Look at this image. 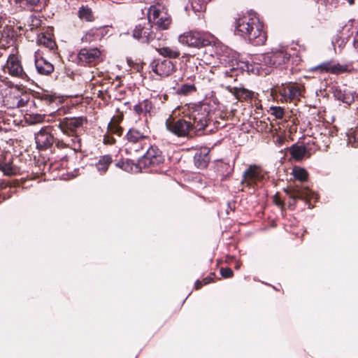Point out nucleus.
<instances>
[{
	"label": "nucleus",
	"mask_w": 358,
	"mask_h": 358,
	"mask_svg": "<svg viewBox=\"0 0 358 358\" xmlns=\"http://www.w3.org/2000/svg\"><path fill=\"white\" fill-rule=\"evenodd\" d=\"M53 121L52 126L44 127L35 135L36 148L38 150H47L55 143L59 148H69L76 152L81 150V138L80 130L87 118L80 117H57V113L50 115Z\"/></svg>",
	"instance_id": "obj_1"
},
{
	"label": "nucleus",
	"mask_w": 358,
	"mask_h": 358,
	"mask_svg": "<svg viewBox=\"0 0 358 358\" xmlns=\"http://www.w3.org/2000/svg\"><path fill=\"white\" fill-rule=\"evenodd\" d=\"M289 58L290 54L285 48L275 49L270 52L256 56L252 63L240 60L237 57L229 71L236 73V76L244 71L257 75H267L271 68L287 62Z\"/></svg>",
	"instance_id": "obj_2"
},
{
	"label": "nucleus",
	"mask_w": 358,
	"mask_h": 358,
	"mask_svg": "<svg viewBox=\"0 0 358 358\" xmlns=\"http://www.w3.org/2000/svg\"><path fill=\"white\" fill-rule=\"evenodd\" d=\"M234 34L253 45H262L267 39L264 24L253 10L238 15L235 19Z\"/></svg>",
	"instance_id": "obj_3"
},
{
	"label": "nucleus",
	"mask_w": 358,
	"mask_h": 358,
	"mask_svg": "<svg viewBox=\"0 0 358 358\" xmlns=\"http://www.w3.org/2000/svg\"><path fill=\"white\" fill-rule=\"evenodd\" d=\"M212 108L207 103H200L194 106L188 115L189 121L192 124V129L196 136H201L212 131L208 129L211 122Z\"/></svg>",
	"instance_id": "obj_4"
},
{
	"label": "nucleus",
	"mask_w": 358,
	"mask_h": 358,
	"mask_svg": "<svg viewBox=\"0 0 358 358\" xmlns=\"http://www.w3.org/2000/svg\"><path fill=\"white\" fill-rule=\"evenodd\" d=\"M150 130L148 125L147 118L141 124H137L129 129L126 138L128 143L134 145V150L138 151L143 149L146 141L149 139Z\"/></svg>",
	"instance_id": "obj_5"
},
{
	"label": "nucleus",
	"mask_w": 358,
	"mask_h": 358,
	"mask_svg": "<svg viewBox=\"0 0 358 358\" xmlns=\"http://www.w3.org/2000/svg\"><path fill=\"white\" fill-rule=\"evenodd\" d=\"M178 41L189 47L200 48L210 45L214 42V37L208 33L190 31L180 35Z\"/></svg>",
	"instance_id": "obj_6"
},
{
	"label": "nucleus",
	"mask_w": 358,
	"mask_h": 358,
	"mask_svg": "<svg viewBox=\"0 0 358 358\" xmlns=\"http://www.w3.org/2000/svg\"><path fill=\"white\" fill-rule=\"evenodd\" d=\"M29 100V95L21 87H10L3 99L4 106L9 108H17L25 106Z\"/></svg>",
	"instance_id": "obj_7"
},
{
	"label": "nucleus",
	"mask_w": 358,
	"mask_h": 358,
	"mask_svg": "<svg viewBox=\"0 0 358 358\" xmlns=\"http://www.w3.org/2000/svg\"><path fill=\"white\" fill-rule=\"evenodd\" d=\"M165 125L169 131L178 137L192 138L196 136L192 129V124L189 121L183 118L174 120L169 117L166 120Z\"/></svg>",
	"instance_id": "obj_8"
},
{
	"label": "nucleus",
	"mask_w": 358,
	"mask_h": 358,
	"mask_svg": "<svg viewBox=\"0 0 358 358\" xmlns=\"http://www.w3.org/2000/svg\"><path fill=\"white\" fill-rule=\"evenodd\" d=\"M152 27L151 17L150 16L148 19L142 20L135 26L133 30V37L141 43H148L155 37Z\"/></svg>",
	"instance_id": "obj_9"
},
{
	"label": "nucleus",
	"mask_w": 358,
	"mask_h": 358,
	"mask_svg": "<svg viewBox=\"0 0 358 358\" xmlns=\"http://www.w3.org/2000/svg\"><path fill=\"white\" fill-rule=\"evenodd\" d=\"M150 68L154 73L162 78L169 76L176 69V64L166 59H154L150 63Z\"/></svg>",
	"instance_id": "obj_10"
},
{
	"label": "nucleus",
	"mask_w": 358,
	"mask_h": 358,
	"mask_svg": "<svg viewBox=\"0 0 358 358\" xmlns=\"http://www.w3.org/2000/svg\"><path fill=\"white\" fill-rule=\"evenodd\" d=\"M164 162V157L162 152L157 147L150 146L142 159L139 160L138 164L140 166L149 167L159 166Z\"/></svg>",
	"instance_id": "obj_11"
},
{
	"label": "nucleus",
	"mask_w": 358,
	"mask_h": 358,
	"mask_svg": "<svg viewBox=\"0 0 358 358\" xmlns=\"http://www.w3.org/2000/svg\"><path fill=\"white\" fill-rule=\"evenodd\" d=\"M303 86L297 83H289L279 88V93L286 101L299 100L303 95Z\"/></svg>",
	"instance_id": "obj_12"
},
{
	"label": "nucleus",
	"mask_w": 358,
	"mask_h": 358,
	"mask_svg": "<svg viewBox=\"0 0 358 358\" xmlns=\"http://www.w3.org/2000/svg\"><path fill=\"white\" fill-rule=\"evenodd\" d=\"M4 71H7L12 76L17 77L24 80L28 79V76L23 71L20 60L14 55H10L8 57L6 64L4 66Z\"/></svg>",
	"instance_id": "obj_13"
},
{
	"label": "nucleus",
	"mask_w": 358,
	"mask_h": 358,
	"mask_svg": "<svg viewBox=\"0 0 358 358\" xmlns=\"http://www.w3.org/2000/svg\"><path fill=\"white\" fill-rule=\"evenodd\" d=\"M216 54L220 63L224 66L229 68V70L233 66L238 55L231 48L226 46H221L217 49Z\"/></svg>",
	"instance_id": "obj_14"
},
{
	"label": "nucleus",
	"mask_w": 358,
	"mask_h": 358,
	"mask_svg": "<svg viewBox=\"0 0 358 358\" xmlns=\"http://www.w3.org/2000/svg\"><path fill=\"white\" fill-rule=\"evenodd\" d=\"M151 17V22L157 26V28L162 30L168 29L171 19L168 16L167 13L157 9L156 7H152L149 11V16Z\"/></svg>",
	"instance_id": "obj_15"
},
{
	"label": "nucleus",
	"mask_w": 358,
	"mask_h": 358,
	"mask_svg": "<svg viewBox=\"0 0 358 358\" xmlns=\"http://www.w3.org/2000/svg\"><path fill=\"white\" fill-rule=\"evenodd\" d=\"M313 70L319 71L320 73L340 74L346 72L348 71V66L334 61H327L315 66L313 68Z\"/></svg>",
	"instance_id": "obj_16"
},
{
	"label": "nucleus",
	"mask_w": 358,
	"mask_h": 358,
	"mask_svg": "<svg viewBox=\"0 0 358 358\" xmlns=\"http://www.w3.org/2000/svg\"><path fill=\"white\" fill-rule=\"evenodd\" d=\"M22 9L29 11H41L48 4V0H15Z\"/></svg>",
	"instance_id": "obj_17"
},
{
	"label": "nucleus",
	"mask_w": 358,
	"mask_h": 358,
	"mask_svg": "<svg viewBox=\"0 0 358 358\" xmlns=\"http://www.w3.org/2000/svg\"><path fill=\"white\" fill-rule=\"evenodd\" d=\"M100 54L97 48H83L80 50L78 57L81 63L90 64L98 59Z\"/></svg>",
	"instance_id": "obj_18"
},
{
	"label": "nucleus",
	"mask_w": 358,
	"mask_h": 358,
	"mask_svg": "<svg viewBox=\"0 0 358 358\" xmlns=\"http://www.w3.org/2000/svg\"><path fill=\"white\" fill-rule=\"evenodd\" d=\"M34 63L37 72L41 75H49L54 71V66L43 57H38L37 52L34 55Z\"/></svg>",
	"instance_id": "obj_19"
},
{
	"label": "nucleus",
	"mask_w": 358,
	"mask_h": 358,
	"mask_svg": "<svg viewBox=\"0 0 358 358\" xmlns=\"http://www.w3.org/2000/svg\"><path fill=\"white\" fill-rule=\"evenodd\" d=\"M209 152L208 149L203 148L199 152H196L194 156V162L198 169H204L208 166L210 160Z\"/></svg>",
	"instance_id": "obj_20"
},
{
	"label": "nucleus",
	"mask_w": 358,
	"mask_h": 358,
	"mask_svg": "<svg viewBox=\"0 0 358 358\" xmlns=\"http://www.w3.org/2000/svg\"><path fill=\"white\" fill-rule=\"evenodd\" d=\"M187 3L185 6V10L189 13L192 10L194 13H203L206 10L208 2L211 0H182Z\"/></svg>",
	"instance_id": "obj_21"
},
{
	"label": "nucleus",
	"mask_w": 358,
	"mask_h": 358,
	"mask_svg": "<svg viewBox=\"0 0 358 358\" xmlns=\"http://www.w3.org/2000/svg\"><path fill=\"white\" fill-rule=\"evenodd\" d=\"M134 112L138 115L152 116L154 114V106L149 99H144L134 106Z\"/></svg>",
	"instance_id": "obj_22"
},
{
	"label": "nucleus",
	"mask_w": 358,
	"mask_h": 358,
	"mask_svg": "<svg viewBox=\"0 0 358 358\" xmlns=\"http://www.w3.org/2000/svg\"><path fill=\"white\" fill-rule=\"evenodd\" d=\"M233 93L241 101H245L252 102V101H254L256 104L257 94L252 91L243 87H235Z\"/></svg>",
	"instance_id": "obj_23"
},
{
	"label": "nucleus",
	"mask_w": 358,
	"mask_h": 358,
	"mask_svg": "<svg viewBox=\"0 0 358 358\" xmlns=\"http://www.w3.org/2000/svg\"><path fill=\"white\" fill-rule=\"evenodd\" d=\"M15 35V31L12 28L9 27H4L1 33L0 47L6 48L10 45L14 41Z\"/></svg>",
	"instance_id": "obj_24"
},
{
	"label": "nucleus",
	"mask_w": 358,
	"mask_h": 358,
	"mask_svg": "<svg viewBox=\"0 0 358 358\" xmlns=\"http://www.w3.org/2000/svg\"><path fill=\"white\" fill-rule=\"evenodd\" d=\"M242 184L252 185L259 178V172L255 166L250 165L243 174Z\"/></svg>",
	"instance_id": "obj_25"
},
{
	"label": "nucleus",
	"mask_w": 358,
	"mask_h": 358,
	"mask_svg": "<svg viewBox=\"0 0 358 358\" xmlns=\"http://www.w3.org/2000/svg\"><path fill=\"white\" fill-rule=\"evenodd\" d=\"M334 97L346 104H351L354 101V94L349 90H342L341 87H336L334 90Z\"/></svg>",
	"instance_id": "obj_26"
},
{
	"label": "nucleus",
	"mask_w": 358,
	"mask_h": 358,
	"mask_svg": "<svg viewBox=\"0 0 358 358\" xmlns=\"http://www.w3.org/2000/svg\"><path fill=\"white\" fill-rule=\"evenodd\" d=\"M112 162V157L109 155H106L99 157V160L95 164V166L100 174H103L108 171V167Z\"/></svg>",
	"instance_id": "obj_27"
},
{
	"label": "nucleus",
	"mask_w": 358,
	"mask_h": 358,
	"mask_svg": "<svg viewBox=\"0 0 358 358\" xmlns=\"http://www.w3.org/2000/svg\"><path fill=\"white\" fill-rule=\"evenodd\" d=\"M37 43L43 45L50 50L56 47V43L50 34L40 33L37 35Z\"/></svg>",
	"instance_id": "obj_28"
},
{
	"label": "nucleus",
	"mask_w": 358,
	"mask_h": 358,
	"mask_svg": "<svg viewBox=\"0 0 358 358\" xmlns=\"http://www.w3.org/2000/svg\"><path fill=\"white\" fill-rule=\"evenodd\" d=\"M156 50L160 55L169 58H178L180 55L179 50L175 46L159 47Z\"/></svg>",
	"instance_id": "obj_29"
},
{
	"label": "nucleus",
	"mask_w": 358,
	"mask_h": 358,
	"mask_svg": "<svg viewBox=\"0 0 358 358\" xmlns=\"http://www.w3.org/2000/svg\"><path fill=\"white\" fill-rule=\"evenodd\" d=\"M0 170L3 172V175L6 176H12L16 174V170L13 166L12 162H5L3 159H0Z\"/></svg>",
	"instance_id": "obj_30"
},
{
	"label": "nucleus",
	"mask_w": 358,
	"mask_h": 358,
	"mask_svg": "<svg viewBox=\"0 0 358 358\" xmlns=\"http://www.w3.org/2000/svg\"><path fill=\"white\" fill-rule=\"evenodd\" d=\"M78 17L85 20L87 22H92L94 20V16L92 14V11L90 8L88 6H82L78 10Z\"/></svg>",
	"instance_id": "obj_31"
},
{
	"label": "nucleus",
	"mask_w": 358,
	"mask_h": 358,
	"mask_svg": "<svg viewBox=\"0 0 358 358\" xmlns=\"http://www.w3.org/2000/svg\"><path fill=\"white\" fill-rule=\"evenodd\" d=\"M196 91V87L194 84L185 83L179 86L176 89V93L179 95H188Z\"/></svg>",
	"instance_id": "obj_32"
},
{
	"label": "nucleus",
	"mask_w": 358,
	"mask_h": 358,
	"mask_svg": "<svg viewBox=\"0 0 358 358\" xmlns=\"http://www.w3.org/2000/svg\"><path fill=\"white\" fill-rule=\"evenodd\" d=\"M307 150L302 145H293L291 150L292 157L296 159H302L306 155Z\"/></svg>",
	"instance_id": "obj_33"
},
{
	"label": "nucleus",
	"mask_w": 358,
	"mask_h": 358,
	"mask_svg": "<svg viewBox=\"0 0 358 358\" xmlns=\"http://www.w3.org/2000/svg\"><path fill=\"white\" fill-rule=\"evenodd\" d=\"M203 66L198 58H192V59H189L187 62V69H189L192 72H200Z\"/></svg>",
	"instance_id": "obj_34"
},
{
	"label": "nucleus",
	"mask_w": 358,
	"mask_h": 358,
	"mask_svg": "<svg viewBox=\"0 0 358 358\" xmlns=\"http://www.w3.org/2000/svg\"><path fill=\"white\" fill-rule=\"evenodd\" d=\"M99 30L98 29H91L82 37V41L90 43L91 41L95 40L96 37H99Z\"/></svg>",
	"instance_id": "obj_35"
},
{
	"label": "nucleus",
	"mask_w": 358,
	"mask_h": 358,
	"mask_svg": "<svg viewBox=\"0 0 358 358\" xmlns=\"http://www.w3.org/2000/svg\"><path fill=\"white\" fill-rule=\"evenodd\" d=\"M292 173L294 177L301 181L306 180L307 178V171L302 168L300 167H294L292 171Z\"/></svg>",
	"instance_id": "obj_36"
},
{
	"label": "nucleus",
	"mask_w": 358,
	"mask_h": 358,
	"mask_svg": "<svg viewBox=\"0 0 358 358\" xmlns=\"http://www.w3.org/2000/svg\"><path fill=\"white\" fill-rule=\"evenodd\" d=\"M337 135V129L334 127H324L321 129L320 136L330 139L331 137H334Z\"/></svg>",
	"instance_id": "obj_37"
},
{
	"label": "nucleus",
	"mask_w": 358,
	"mask_h": 358,
	"mask_svg": "<svg viewBox=\"0 0 358 358\" xmlns=\"http://www.w3.org/2000/svg\"><path fill=\"white\" fill-rule=\"evenodd\" d=\"M270 112L277 119H282L284 116V108L280 106H271Z\"/></svg>",
	"instance_id": "obj_38"
},
{
	"label": "nucleus",
	"mask_w": 358,
	"mask_h": 358,
	"mask_svg": "<svg viewBox=\"0 0 358 358\" xmlns=\"http://www.w3.org/2000/svg\"><path fill=\"white\" fill-rule=\"evenodd\" d=\"M108 130L110 134H115L117 136H121L123 133V129L122 127L113 123H110L108 124Z\"/></svg>",
	"instance_id": "obj_39"
},
{
	"label": "nucleus",
	"mask_w": 358,
	"mask_h": 358,
	"mask_svg": "<svg viewBox=\"0 0 358 358\" xmlns=\"http://www.w3.org/2000/svg\"><path fill=\"white\" fill-rule=\"evenodd\" d=\"M286 192L289 196L290 199L292 200V201L289 202L290 204L294 203L296 199H302V194L298 190H286Z\"/></svg>",
	"instance_id": "obj_40"
},
{
	"label": "nucleus",
	"mask_w": 358,
	"mask_h": 358,
	"mask_svg": "<svg viewBox=\"0 0 358 358\" xmlns=\"http://www.w3.org/2000/svg\"><path fill=\"white\" fill-rule=\"evenodd\" d=\"M38 99H40L41 101H43L46 103H51L55 101L57 97L53 94L43 93L38 95Z\"/></svg>",
	"instance_id": "obj_41"
},
{
	"label": "nucleus",
	"mask_w": 358,
	"mask_h": 358,
	"mask_svg": "<svg viewBox=\"0 0 358 358\" xmlns=\"http://www.w3.org/2000/svg\"><path fill=\"white\" fill-rule=\"evenodd\" d=\"M220 274L223 278H230L233 275V271L229 268H221Z\"/></svg>",
	"instance_id": "obj_42"
},
{
	"label": "nucleus",
	"mask_w": 358,
	"mask_h": 358,
	"mask_svg": "<svg viewBox=\"0 0 358 358\" xmlns=\"http://www.w3.org/2000/svg\"><path fill=\"white\" fill-rule=\"evenodd\" d=\"M103 143L106 145H113L115 143V139L109 135H106L103 137Z\"/></svg>",
	"instance_id": "obj_43"
},
{
	"label": "nucleus",
	"mask_w": 358,
	"mask_h": 358,
	"mask_svg": "<svg viewBox=\"0 0 358 358\" xmlns=\"http://www.w3.org/2000/svg\"><path fill=\"white\" fill-rule=\"evenodd\" d=\"M353 45L355 49L358 50V29L354 37Z\"/></svg>",
	"instance_id": "obj_44"
},
{
	"label": "nucleus",
	"mask_w": 358,
	"mask_h": 358,
	"mask_svg": "<svg viewBox=\"0 0 358 358\" xmlns=\"http://www.w3.org/2000/svg\"><path fill=\"white\" fill-rule=\"evenodd\" d=\"M203 281H200L199 280H197L194 284V287L196 289H200L203 285Z\"/></svg>",
	"instance_id": "obj_45"
},
{
	"label": "nucleus",
	"mask_w": 358,
	"mask_h": 358,
	"mask_svg": "<svg viewBox=\"0 0 358 358\" xmlns=\"http://www.w3.org/2000/svg\"><path fill=\"white\" fill-rule=\"evenodd\" d=\"M321 138L322 139V142L324 143V145H325L326 147H328V146H329V144H330V143H331L330 139H328L327 138L324 137V136H322V138Z\"/></svg>",
	"instance_id": "obj_46"
},
{
	"label": "nucleus",
	"mask_w": 358,
	"mask_h": 358,
	"mask_svg": "<svg viewBox=\"0 0 358 358\" xmlns=\"http://www.w3.org/2000/svg\"><path fill=\"white\" fill-rule=\"evenodd\" d=\"M211 281H212V279L210 277L205 278L203 280V282L204 285H207V284L210 283Z\"/></svg>",
	"instance_id": "obj_47"
},
{
	"label": "nucleus",
	"mask_w": 358,
	"mask_h": 358,
	"mask_svg": "<svg viewBox=\"0 0 358 358\" xmlns=\"http://www.w3.org/2000/svg\"><path fill=\"white\" fill-rule=\"evenodd\" d=\"M348 1V3L350 4V5H352L354 3V0H346Z\"/></svg>",
	"instance_id": "obj_48"
},
{
	"label": "nucleus",
	"mask_w": 358,
	"mask_h": 358,
	"mask_svg": "<svg viewBox=\"0 0 358 358\" xmlns=\"http://www.w3.org/2000/svg\"><path fill=\"white\" fill-rule=\"evenodd\" d=\"M357 141H358V136H357Z\"/></svg>",
	"instance_id": "obj_49"
},
{
	"label": "nucleus",
	"mask_w": 358,
	"mask_h": 358,
	"mask_svg": "<svg viewBox=\"0 0 358 358\" xmlns=\"http://www.w3.org/2000/svg\"><path fill=\"white\" fill-rule=\"evenodd\" d=\"M1 202V200H0V203Z\"/></svg>",
	"instance_id": "obj_50"
}]
</instances>
